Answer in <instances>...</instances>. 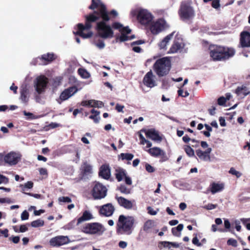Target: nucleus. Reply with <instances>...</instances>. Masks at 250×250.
<instances>
[{"label": "nucleus", "mask_w": 250, "mask_h": 250, "mask_svg": "<svg viewBox=\"0 0 250 250\" xmlns=\"http://www.w3.org/2000/svg\"><path fill=\"white\" fill-rule=\"evenodd\" d=\"M88 9L94 10L93 12L84 16L85 24L80 23L77 26L78 30L74 33L83 39H88L92 37L91 31L84 33L83 31L89 30L92 27V23L97 22L95 29L99 37L102 39H110L113 37L114 32L109 24H107L111 19L106 11L105 4L101 0H91V4Z\"/></svg>", "instance_id": "1"}, {"label": "nucleus", "mask_w": 250, "mask_h": 250, "mask_svg": "<svg viewBox=\"0 0 250 250\" xmlns=\"http://www.w3.org/2000/svg\"><path fill=\"white\" fill-rule=\"evenodd\" d=\"M210 58L214 61H225L233 57L235 53L232 48L210 44L208 47Z\"/></svg>", "instance_id": "2"}, {"label": "nucleus", "mask_w": 250, "mask_h": 250, "mask_svg": "<svg viewBox=\"0 0 250 250\" xmlns=\"http://www.w3.org/2000/svg\"><path fill=\"white\" fill-rule=\"evenodd\" d=\"M132 216L120 215L116 224V232L118 234H130L134 223Z\"/></svg>", "instance_id": "3"}, {"label": "nucleus", "mask_w": 250, "mask_h": 250, "mask_svg": "<svg viewBox=\"0 0 250 250\" xmlns=\"http://www.w3.org/2000/svg\"><path fill=\"white\" fill-rule=\"evenodd\" d=\"M153 70L159 77L167 75L171 68V62L167 57L158 59L153 64Z\"/></svg>", "instance_id": "4"}, {"label": "nucleus", "mask_w": 250, "mask_h": 250, "mask_svg": "<svg viewBox=\"0 0 250 250\" xmlns=\"http://www.w3.org/2000/svg\"><path fill=\"white\" fill-rule=\"evenodd\" d=\"M178 14L180 19L183 21L190 20L195 16L194 9L191 6L190 3L187 1L181 2L178 10Z\"/></svg>", "instance_id": "5"}, {"label": "nucleus", "mask_w": 250, "mask_h": 250, "mask_svg": "<svg viewBox=\"0 0 250 250\" xmlns=\"http://www.w3.org/2000/svg\"><path fill=\"white\" fill-rule=\"evenodd\" d=\"M107 189L105 186L99 182H95L91 190V194L95 200L104 198L107 195Z\"/></svg>", "instance_id": "6"}, {"label": "nucleus", "mask_w": 250, "mask_h": 250, "mask_svg": "<svg viewBox=\"0 0 250 250\" xmlns=\"http://www.w3.org/2000/svg\"><path fill=\"white\" fill-rule=\"evenodd\" d=\"M83 231L86 234H102L105 230L104 227L100 223H88L83 228Z\"/></svg>", "instance_id": "7"}, {"label": "nucleus", "mask_w": 250, "mask_h": 250, "mask_svg": "<svg viewBox=\"0 0 250 250\" xmlns=\"http://www.w3.org/2000/svg\"><path fill=\"white\" fill-rule=\"evenodd\" d=\"M153 16L151 13L146 9L140 10L137 15L139 22L142 25H148L152 22Z\"/></svg>", "instance_id": "8"}, {"label": "nucleus", "mask_w": 250, "mask_h": 250, "mask_svg": "<svg viewBox=\"0 0 250 250\" xmlns=\"http://www.w3.org/2000/svg\"><path fill=\"white\" fill-rule=\"evenodd\" d=\"M48 83V80L44 76H40L36 78L35 87L36 91L39 94L44 91Z\"/></svg>", "instance_id": "9"}, {"label": "nucleus", "mask_w": 250, "mask_h": 250, "mask_svg": "<svg viewBox=\"0 0 250 250\" xmlns=\"http://www.w3.org/2000/svg\"><path fill=\"white\" fill-rule=\"evenodd\" d=\"M70 242L68 236L59 235L52 238L49 241V244L53 247H60L67 244Z\"/></svg>", "instance_id": "10"}, {"label": "nucleus", "mask_w": 250, "mask_h": 250, "mask_svg": "<svg viewBox=\"0 0 250 250\" xmlns=\"http://www.w3.org/2000/svg\"><path fill=\"white\" fill-rule=\"evenodd\" d=\"M78 90L76 86H71L64 89L60 94V99L57 100L58 102L61 104L62 101L68 99Z\"/></svg>", "instance_id": "11"}, {"label": "nucleus", "mask_w": 250, "mask_h": 250, "mask_svg": "<svg viewBox=\"0 0 250 250\" xmlns=\"http://www.w3.org/2000/svg\"><path fill=\"white\" fill-rule=\"evenodd\" d=\"M184 45L185 44L183 42V40L181 38H179V37H178V36H176L174 40L173 44L168 51V53L173 54L177 53L184 48Z\"/></svg>", "instance_id": "12"}, {"label": "nucleus", "mask_w": 250, "mask_h": 250, "mask_svg": "<svg viewBox=\"0 0 250 250\" xmlns=\"http://www.w3.org/2000/svg\"><path fill=\"white\" fill-rule=\"evenodd\" d=\"M20 159L19 155L14 152H11L4 157V162L9 166L16 165Z\"/></svg>", "instance_id": "13"}, {"label": "nucleus", "mask_w": 250, "mask_h": 250, "mask_svg": "<svg viewBox=\"0 0 250 250\" xmlns=\"http://www.w3.org/2000/svg\"><path fill=\"white\" fill-rule=\"evenodd\" d=\"M115 208L111 203H107L101 207L99 213L100 214L106 216H111L115 211Z\"/></svg>", "instance_id": "14"}, {"label": "nucleus", "mask_w": 250, "mask_h": 250, "mask_svg": "<svg viewBox=\"0 0 250 250\" xmlns=\"http://www.w3.org/2000/svg\"><path fill=\"white\" fill-rule=\"evenodd\" d=\"M118 204L126 209H131L133 207L134 201H130L122 197L116 195L115 197Z\"/></svg>", "instance_id": "15"}, {"label": "nucleus", "mask_w": 250, "mask_h": 250, "mask_svg": "<svg viewBox=\"0 0 250 250\" xmlns=\"http://www.w3.org/2000/svg\"><path fill=\"white\" fill-rule=\"evenodd\" d=\"M240 44L242 47H250V33L243 31L240 34Z\"/></svg>", "instance_id": "16"}, {"label": "nucleus", "mask_w": 250, "mask_h": 250, "mask_svg": "<svg viewBox=\"0 0 250 250\" xmlns=\"http://www.w3.org/2000/svg\"><path fill=\"white\" fill-rule=\"evenodd\" d=\"M154 76L151 70L148 71L143 78L144 84L148 87L152 88L156 85V82L153 79Z\"/></svg>", "instance_id": "17"}, {"label": "nucleus", "mask_w": 250, "mask_h": 250, "mask_svg": "<svg viewBox=\"0 0 250 250\" xmlns=\"http://www.w3.org/2000/svg\"><path fill=\"white\" fill-rule=\"evenodd\" d=\"M211 150L212 149L210 147L208 148L205 151L198 149L196 150V153L200 160L204 161H210V153H211Z\"/></svg>", "instance_id": "18"}, {"label": "nucleus", "mask_w": 250, "mask_h": 250, "mask_svg": "<svg viewBox=\"0 0 250 250\" xmlns=\"http://www.w3.org/2000/svg\"><path fill=\"white\" fill-rule=\"evenodd\" d=\"M99 175L104 179H108L110 177V169L108 165H102L99 172Z\"/></svg>", "instance_id": "19"}, {"label": "nucleus", "mask_w": 250, "mask_h": 250, "mask_svg": "<svg viewBox=\"0 0 250 250\" xmlns=\"http://www.w3.org/2000/svg\"><path fill=\"white\" fill-rule=\"evenodd\" d=\"M146 135L147 138L154 141L160 142L162 140V138L158 132L154 129H148L146 132Z\"/></svg>", "instance_id": "20"}, {"label": "nucleus", "mask_w": 250, "mask_h": 250, "mask_svg": "<svg viewBox=\"0 0 250 250\" xmlns=\"http://www.w3.org/2000/svg\"><path fill=\"white\" fill-rule=\"evenodd\" d=\"M82 105L85 106L101 108L104 106V103L101 101L90 100L84 101L82 102Z\"/></svg>", "instance_id": "21"}, {"label": "nucleus", "mask_w": 250, "mask_h": 250, "mask_svg": "<svg viewBox=\"0 0 250 250\" xmlns=\"http://www.w3.org/2000/svg\"><path fill=\"white\" fill-rule=\"evenodd\" d=\"M210 191L212 194L220 192L224 189L223 183H212L209 186Z\"/></svg>", "instance_id": "22"}, {"label": "nucleus", "mask_w": 250, "mask_h": 250, "mask_svg": "<svg viewBox=\"0 0 250 250\" xmlns=\"http://www.w3.org/2000/svg\"><path fill=\"white\" fill-rule=\"evenodd\" d=\"M164 27L163 23L159 21H156L150 26V30L153 34L156 35L160 32Z\"/></svg>", "instance_id": "23"}, {"label": "nucleus", "mask_w": 250, "mask_h": 250, "mask_svg": "<svg viewBox=\"0 0 250 250\" xmlns=\"http://www.w3.org/2000/svg\"><path fill=\"white\" fill-rule=\"evenodd\" d=\"M174 33L175 32L174 31L168 34L159 43V46L161 49L166 50L167 45L172 38Z\"/></svg>", "instance_id": "24"}, {"label": "nucleus", "mask_w": 250, "mask_h": 250, "mask_svg": "<svg viewBox=\"0 0 250 250\" xmlns=\"http://www.w3.org/2000/svg\"><path fill=\"white\" fill-rule=\"evenodd\" d=\"M92 215L87 210H85L81 217L79 218L77 220V225H79L83 222L89 220L92 218Z\"/></svg>", "instance_id": "25"}, {"label": "nucleus", "mask_w": 250, "mask_h": 250, "mask_svg": "<svg viewBox=\"0 0 250 250\" xmlns=\"http://www.w3.org/2000/svg\"><path fill=\"white\" fill-rule=\"evenodd\" d=\"M115 177L118 182H121L126 175V172L123 168H118L115 170Z\"/></svg>", "instance_id": "26"}, {"label": "nucleus", "mask_w": 250, "mask_h": 250, "mask_svg": "<svg viewBox=\"0 0 250 250\" xmlns=\"http://www.w3.org/2000/svg\"><path fill=\"white\" fill-rule=\"evenodd\" d=\"M162 150L160 148L158 147H153L147 150L148 153L154 157H158L161 155Z\"/></svg>", "instance_id": "27"}, {"label": "nucleus", "mask_w": 250, "mask_h": 250, "mask_svg": "<svg viewBox=\"0 0 250 250\" xmlns=\"http://www.w3.org/2000/svg\"><path fill=\"white\" fill-rule=\"evenodd\" d=\"M20 99L22 102L27 103L28 102V90L26 87H23L20 91Z\"/></svg>", "instance_id": "28"}, {"label": "nucleus", "mask_w": 250, "mask_h": 250, "mask_svg": "<svg viewBox=\"0 0 250 250\" xmlns=\"http://www.w3.org/2000/svg\"><path fill=\"white\" fill-rule=\"evenodd\" d=\"M235 93L238 95L243 94L246 96L250 93V91L248 90V88L245 86H238L235 89Z\"/></svg>", "instance_id": "29"}, {"label": "nucleus", "mask_w": 250, "mask_h": 250, "mask_svg": "<svg viewBox=\"0 0 250 250\" xmlns=\"http://www.w3.org/2000/svg\"><path fill=\"white\" fill-rule=\"evenodd\" d=\"M41 59L47 62H51L55 59L54 55L53 53H47L42 55Z\"/></svg>", "instance_id": "30"}, {"label": "nucleus", "mask_w": 250, "mask_h": 250, "mask_svg": "<svg viewBox=\"0 0 250 250\" xmlns=\"http://www.w3.org/2000/svg\"><path fill=\"white\" fill-rule=\"evenodd\" d=\"M82 169L84 174H89L92 172V167L86 162L83 164L82 167Z\"/></svg>", "instance_id": "31"}, {"label": "nucleus", "mask_w": 250, "mask_h": 250, "mask_svg": "<svg viewBox=\"0 0 250 250\" xmlns=\"http://www.w3.org/2000/svg\"><path fill=\"white\" fill-rule=\"evenodd\" d=\"M78 74L81 77L84 79H87L90 77V74L84 68H80L78 70Z\"/></svg>", "instance_id": "32"}, {"label": "nucleus", "mask_w": 250, "mask_h": 250, "mask_svg": "<svg viewBox=\"0 0 250 250\" xmlns=\"http://www.w3.org/2000/svg\"><path fill=\"white\" fill-rule=\"evenodd\" d=\"M184 149L188 156L190 157L195 156L194 151L190 146H185Z\"/></svg>", "instance_id": "33"}, {"label": "nucleus", "mask_w": 250, "mask_h": 250, "mask_svg": "<svg viewBox=\"0 0 250 250\" xmlns=\"http://www.w3.org/2000/svg\"><path fill=\"white\" fill-rule=\"evenodd\" d=\"M118 189L122 193L128 194L131 192V189L127 188L125 185L122 184L119 187Z\"/></svg>", "instance_id": "34"}, {"label": "nucleus", "mask_w": 250, "mask_h": 250, "mask_svg": "<svg viewBox=\"0 0 250 250\" xmlns=\"http://www.w3.org/2000/svg\"><path fill=\"white\" fill-rule=\"evenodd\" d=\"M119 157L122 159V160H126L128 161H130L134 157V155L131 153H122L119 155Z\"/></svg>", "instance_id": "35"}, {"label": "nucleus", "mask_w": 250, "mask_h": 250, "mask_svg": "<svg viewBox=\"0 0 250 250\" xmlns=\"http://www.w3.org/2000/svg\"><path fill=\"white\" fill-rule=\"evenodd\" d=\"M44 221L41 219H37L36 220L33 221L31 223V226L32 227L37 228L40 227H42L44 225Z\"/></svg>", "instance_id": "36"}, {"label": "nucleus", "mask_w": 250, "mask_h": 250, "mask_svg": "<svg viewBox=\"0 0 250 250\" xmlns=\"http://www.w3.org/2000/svg\"><path fill=\"white\" fill-rule=\"evenodd\" d=\"M153 227V222L150 220L146 221L143 227V230L146 232H148V230Z\"/></svg>", "instance_id": "37"}, {"label": "nucleus", "mask_w": 250, "mask_h": 250, "mask_svg": "<svg viewBox=\"0 0 250 250\" xmlns=\"http://www.w3.org/2000/svg\"><path fill=\"white\" fill-rule=\"evenodd\" d=\"M229 173L232 175H235L237 178H239L241 176L242 173L235 169L234 167H231L229 170Z\"/></svg>", "instance_id": "38"}, {"label": "nucleus", "mask_w": 250, "mask_h": 250, "mask_svg": "<svg viewBox=\"0 0 250 250\" xmlns=\"http://www.w3.org/2000/svg\"><path fill=\"white\" fill-rule=\"evenodd\" d=\"M99 113H97V114H92L91 115L89 118L90 119H92L94 121V123L96 124L99 123L100 117L99 116Z\"/></svg>", "instance_id": "39"}, {"label": "nucleus", "mask_w": 250, "mask_h": 250, "mask_svg": "<svg viewBox=\"0 0 250 250\" xmlns=\"http://www.w3.org/2000/svg\"><path fill=\"white\" fill-rule=\"evenodd\" d=\"M60 202H65V203H70L72 200L69 197L67 196H62L59 198L58 199Z\"/></svg>", "instance_id": "40"}, {"label": "nucleus", "mask_w": 250, "mask_h": 250, "mask_svg": "<svg viewBox=\"0 0 250 250\" xmlns=\"http://www.w3.org/2000/svg\"><path fill=\"white\" fill-rule=\"evenodd\" d=\"M145 168L146 170L149 173L154 172L155 170V168L148 163H146Z\"/></svg>", "instance_id": "41"}, {"label": "nucleus", "mask_w": 250, "mask_h": 250, "mask_svg": "<svg viewBox=\"0 0 250 250\" xmlns=\"http://www.w3.org/2000/svg\"><path fill=\"white\" fill-rule=\"evenodd\" d=\"M227 244L234 247H236L237 246V242L235 239L230 238L227 241Z\"/></svg>", "instance_id": "42"}, {"label": "nucleus", "mask_w": 250, "mask_h": 250, "mask_svg": "<svg viewBox=\"0 0 250 250\" xmlns=\"http://www.w3.org/2000/svg\"><path fill=\"white\" fill-rule=\"evenodd\" d=\"M161 153V155H159V156L161 157L160 162L162 163L167 161L168 160V157L167 156L166 152L162 150V152Z\"/></svg>", "instance_id": "43"}, {"label": "nucleus", "mask_w": 250, "mask_h": 250, "mask_svg": "<svg viewBox=\"0 0 250 250\" xmlns=\"http://www.w3.org/2000/svg\"><path fill=\"white\" fill-rule=\"evenodd\" d=\"M217 207V204H208V205H205L203 207V208L206 209L207 210H211L214 208H216Z\"/></svg>", "instance_id": "44"}, {"label": "nucleus", "mask_w": 250, "mask_h": 250, "mask_svg": "<svg viewBox=\"0 0 250 250\" xmlns=\"http://www.w3.org/2000/svg\"><path fill=\"white\" fill-rule=\"evenodd\" d=\"M120 31L123 34H125L126 35L129 34L130 33L131 30L129 28L128 26L126 27H122V28L120 30Z\"/></svg>", "instance_id": "45"}, {"label": "nucleus", "mask_w": 250, "mask_h": 250, "mask_svg": "<svg viewBox=\"0 0 250 250\" xmlns=\"http://www.w3.org/2000/svg\"><path fill=\"white\" fill-rule=\"evenodd\" d=\"M184 226L182 224H179L176 227L173 228L171 229L172 233H174L175 230H178L179 232L183 229Z\"/></svg>", "instance_id": "46"}, {"label": "nucleus", "mask_w": 250, "mask_h": 250, "mask_svg": "<svg viewBox=\"0 0 250 250\" xmlns=\"http://www.w3.org/2000/svg\"><path fill=\"white\" fill-rule=\"evenodd\" d=\"M178 94L179 96L182 97H187L189 95V93L186 91L184 92L183 90L181 89H180L178 90Z\"/></svg>", "instance_id": "47"}, {"label": "nucleus", "mask_w": 250, "mask_h": 250, "mask_svg": "<svg viewBox=\"0 0 250 250\" xmlns=\"http://www.w3.org/2000/svg\"><path fill=\"white\" fill-rule=\"evenodd\" d=\"M226 103V99L223 96L219 97L217 100V103L219 105H224Z\"/></svg>", "instance_id": "48"}, {"label": "nucleus", "mask_w": 250, "mask_h": 250, "mask_svg": "<svg viewBox=\"0 0 250 250\" xmlns=\"http://www.w3.org/2000/svg\"><path fill=\"white\" fill-rule=\"evenodd\" d=\"M111 27V28H113L115 29L120 30L122 28L123 25L119 22H115L112 24V26Z\"/></svg>", "instance_id": "49"}, {"label": "nucleus", "mask_w": 250, "mask_h": 250, "mask_svg": "<svg viewBox=\"0 0 250 250\" xmlns=\"http://www.w3.org/2000/svg\"><path fill=\"white\" fill-rule=\"evenodd\" d=\"M105 9H106V11L107 13V14L108 15V16L110 18V16H113V17L114 18L116 17L118 15V13L117 12V11L115 10H112L111 11H110V12H108V10H107V9L106 7V6L105 5Z\"/></svg>", "instance_id": "50"}, {"label": "nucleus", "mask_w": 250, "mask_h": 250, "mask_svg": "<svg viewBox=\"0 0 250 250\" xmlns=\"http://www.w3.org/2000/svg\"><path fill=\"white\" fill-rule=\"evenodd\" d=\"M29 213L26 210H25L22 212L21 214V219L22 220H27L29 218Z\"/></svg>", "instance_id": "51"}, {"label": "nucleus", "mask_w": 250, "mask_h": 250, "mask_svg": "<svg viewBox=\"0 0 250 250\" xmlns=\"http://www.w3.org/2000/svg\"><path fill=\"white\" fill-rule=\"evenodd\" d=\"M10 241H12L14 243L17 244L19 242L20 238L18 236H12L9 238Z\"/></svg>", "instance_id": "52"}, {"label": "nucleus", "mask_w": 250, "mask_h": 250, "mask_svg": "<svg viewBox=\"0 0 250 250\" xmlns=\"http://www.w3.org/2000/svg\"><path fill=\"white\" fill-rule=\"evenodd\" d=\"M211 6L214 8L217 9L220 6L219 0H212L211 3Z\"/></svg>", "instance_id": "53"}, {"label": "nucleus", "mask_w": 250, "mask_h": 250, "mask_svg": "<svg viewBox=\"0 0 250 250\" xmlns=\"http://www.w3.org/2000/svg\"><path fill=\"white\" fill-rule=\"evenodd\" d=\"M192 242L194 245H196L197 246L200 247L202 245L201 243L199 242V240L197 238V234H195V236L193 238Z\"/></svg>", "instance_id": "54"}, {"label": "nucleus", "mask_w": 250, "mask_h": 250, "mask_svg": "<svg viewBox=\"0 0 250 250\" xmlns=\"http://www.w3.org/2000/svg\"><path fill=\"white\" fill-rule=\"evenodd\" d=\"M0 181L1 183L7 184L9 180L8 178L0 174Z\"/></svg>", "instance_id": "55"}, {"label": "nucleus", "mask_w": 250, "mask_h": 250, "mask_svg": "<svg viewBox=\"0 0 250 250\" xmlns=\"http://www.w3.org/2000/svg\"><path fill=\"white\" fill-rule=\"evenodd\" d=\"M250 220V219H246V218H242L241 219V221H242L243 224L244 225H246V228L248 230H250V223L246 224V222Z\"/></svg>", "instance_id": "56"}, {"label": "nucleus", "mask_w": 250, "mask_h": 250, "mask_svg": "<svg viewBox=\"0 0 250 250\" xmlns=\"http://www.w3.org/2000/svg\"><path fill=\"white\" fill-rule=\"evenodd\" d=\"M40 174L42 175H45L46 177L48 176L47 170L45 168H40L39 170Z\"/></svg>", "instance_id": "57"}, {"label": "nucleus", "mask_w": 250, "mask_h": 250, "mask_svg": "<svg viewBox=\"0 0 250 250\" xmlns=\"http://www.w3.org/2000/svg\"><path fill=\"white\" fill-rule=\"evenodd\" d=\"M129 40V37L126 34L121 33V35L120 37V40L121 42H125Z\"/></svg>", "instance_id": "58"}, {"label": "nucleus", "mask_w": 250, "mask_h": 250, "mask_svg": "<svg viewBox=\"0 0 250 250\" xmlns=\"http://www.w3.org/2000/svg\"><path fill=\"white\" fill-rule=\"evenodd\" d=\"M124 105L119 104H116L115 106L116 110L119 112H124L123 109L124 108Z\"/></svg>", "instance_id": "59"}, {"label": "nucleus", "mask_w": 250, "mask_h": 250, "mask_svg": "<svg viewBox=\"0 0 250 250\" xmlns=\"http://www.w3.org/2000/svg\"><path fill=\"white\" fill-rule=\"evenodd\" d=\"M1 235H3L5 237H7L8 236V229H5L4 230H1L0 229V236Z\"/></svg>", "instance_id": "60"}, {"label": "nucleus", "mask_w": 250, "mask_h": 250, "mask_svg": "<svg viewBox=\"0 0 250 250\" xmlns=\"http://www.w3.org/2000/svg\"><path fill=\"white\" fill-rule=\"evenodd\" d=\"M96 46L100 49H103L105 46V44L104 41L102 40H99L98 42L96 43Z\"/></svg>", "instance_id": "61"}, {"label": "nucleus", "mask_w": 250, "mask_h": 250, "mask_svg": "<svg viewBox=\"0 0 250 250\" xmlns=\"http://www.w3.org/2000/svg\"><path fill=\"white\" fill-rule=\"evenodd\" d=\"M145 42L143 40H138V41H135V42H132L131 43V46H133L135 45H140V44H143Z\"/></svg>", "instance_id": "62"}, {"label": "nucleus", "mask_w": 250, "mask_h": 250, "mask_svg": "<svg viewBox=\"0 0 250 250\" xmlns=\"http://www.w3.org/2000/svg\"><path fill=\"white\" fill-rule=\"evenodd\" d=\"M125 183L126 185H132V182L131 179L129 177L127 176V175H126L125 177Z\"/></svg>", "instance_id": "63"}, {"label": "nucleus", "mask_w": 250, "mask_h": 250, "mask_svg": "<svg viewBox=\"0 0 250 250\" xmlns=\"http://www.w3.org/2000/svg\"><path fill=\"white\" fill-rule=\"evenodd\" d=\"M28 230V228L25 225H21L20 227L19 232H24Z\"/></svg>", "instance_id": "64"}]
</instances>
